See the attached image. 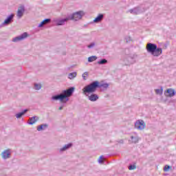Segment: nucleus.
Listing matches in <instances>:
<instances>
[{"label": "nucleus", "mask_w": 176, "mask_h": 176, "mask_svg": "<svg viewBox=\"0 0 176 176\" xmlns=\"http://www.w3.org/2000/svg\"><path fill=\"white\" fill-rule=\"evenodd\" d=\"M125 41H126V43H129V42H131V37H130V36H126V37L125 38Z\"/></svg>", "instance_id": "nucleus-31"}, {"label": "nucleus", "mask_w": 176, "mask_h": 176, "mask_svg": "<svg viewBox=\"0 0 176 176\" xmlns=\"http://www.w3.org/2000/svg\"><path fill=\"white\" fill-rule=\"evenodd\" d=\"M155 94L159 96H162V94H163V87H161V89H155Z\"/></svg>", "instance_id": "nucleus-25"}, {"label": "nucleus", "mask_w": 176, "mask_h": 176, "mask_svg": "<svg viewBox=\"0 0 176 176\" xmlns=\"http://www.w3.org/2000/svg\"><path fill=\"white\" fill-rule=\"evenodd\" d=\"M147 53H149L153 57H159L163 54V49L157 47V45L153 43H148L146 45Z\"/></svg>", "instance_id": "nucleus-3"}, {"label": "nucleus", "mask_w": 176, "mask_h": 176, "mask_svg": "<svg viewBox=\"0 0 176 176\" xmlns=\"http://www.w3.org/2000/svg\"><path fill=\"white\" fill-rule=\"evenodd\" d=\"M63 108H64V106H63V105L60 106V107L58 108L59 111H62Z\"/></svg>", "instance_id": "nucleus-34"}, {"label": "nucleus", "mask_w": 176, "mask_h": 176, "mask_svg": "<svg viewBox=\"0 0 176 176\" xmlns=\"http://www.w3.org/2000/svg\"><path fill=\"white\" fill-rule=\"evenodd\" d=\"M137 57H138V55L136 54H127L124 58V65L130 67V65L135 64L137 63Z\"/></svg>", "instance_id": "nucleus-4"}, {"label": "nucleus", "mask_w": 176, "mask_h": 176, "mask_svg": "<svg viewBox=\"0 0 176 176\" xmlns=\"http://www.w3.org/2000/svg\"><path fill=\"white\" fill-rule=\"evenodd\" d=\"M49 127V124H40L37 126V131H43L44 130H46Z\"/></svg>", "instance_id": "nucleus-19"}, {"label": "nucleus", "mask_w": 176, "mask_h": 176, "mask_svg": "<svg viewBox=\"0 0 176 176\" xmlns=\"http://www.w3.org/2000/svg\"><path fill=\"white\" fill-rule=\"evenodd\" d=\"M102 159H104V157L102 155L99 157L98 159V162L99 163H102Z\"/></svg>", "instance_id": "nucleus-32"}, {"label": "nucleus", "mask_w": 176, "mask_h": 176, "mask_svg": "<svg viewBox=\"0 0 176 176\" xmlns=\"http://www.w3.org/2000/svg\"><path fill=\"white\" fill-rule=\"evenodd\" d=\"M83 16H85V12L83 11H78L69 15L68 17L69 20H74V21H78V20H80Z\"/></svg>", "instance_id": "nucleus-5"}, {"label": "nucleus", "mask_w": 176, "mask_h": 176, "mask_svg": "<svg viewBox=\"0 0 176 176\" xmlns=\"http://www.w3.org/2000/svg\"><path fill=\"white\" fill-rule=\"evenodd\" d=\"M96 46V43L93 42L91 43L89 45H87V47L89 49H92V47H94Z\"/></svg>", "instance_id": "nucleus-28"}, {"label": "nucleus", "mask_w": 176, "mask_h": 176, "mask_svg": "<svg viewBox=\"0 0 176 176\" xmlns=\"http://www.w3.org/2000/svg\"><path fill=\"white\" fill-rule=\"evenodd\" d=\"M34 89L35 90H41V89H42V85L41 84L34 83Z\"/></svg>", "instance_id": "nucleus-27"}, {"label": "nucleus", "mask_w": 176, "mask_h": 176, "mask_svg": "<svg viewBox=\"0 0 176 176\" xmlns=\"http://www.w3.org/2000/svg\"><path fill=\"white\" fill-rule=\"evenodd\" d=\"M102 20H104V14H98L94 19V23H101Z\"/></svg>", "instance_id": "nucleus-17"}, {"label": "nucleus", "mask_w": 176, "mask_h": 176, "mask_svg": "<svg viewBox=\"0 0 176 176\" xmlns=\"http://www.w3.org/2000/svg\"><path fill=\"white\" fill-rule=\"evenodd\" d=\"M14 19V14H10L3 21L2 25H9V24H12L13 23V20Z\"/></svg>", "instance_id": "nucleus-10"}, {"label": "nucleus", "mask_w": 176, "mask_h": 176, "mask_svg": "<svg viewBox=\"0 0 176 176\" xmlns=\"http://www.w3.org/2000/svg\"><path fill=\"white\" fill-rule=\"evenodd\" d=\"M88 76H89V72H85L82 74V78L84 80H87Z\"/></svg>", "instance_id": "nucleus-26"}, {"label": "nucleus", "mask_w": 176, "mask_h": 176, "mask_svg": "<svg viewBox=\"0 0 176 176\" xmlns=\"http://www.w3.org/2000/svg\"><path fill=\"white\" fill-rule=\"evenodd\" d=\"M85 96H88V100H89V101H91L92 102H96V101H97L98 98H100L98 95L94 93L87 94Z\"/></svg>", "instance_id": "nucleus-11"}, {"label": "nucleus", "mask_w": 176, "mask_h": 176, "mask_svg": "<svg viewBox=\"0 0 176 176\" xmlns=\"http://www.w3.org/2000/svg\"><path fill=\"white\" fill-rule=\"evenodd\" d=\"M10 156H12V154L10 153V150L9 149L4 150L1 153V157L3 159V160L10 159Z\"/></svg>", "instance_id": "nucleus-12"}, {"label": "nucleus", "mask_w": 176, "mask_h": 176, "mask_svg": "<svg viewBox=\"0 0 176 176\" xmlns=\"http://www.w3.org/2000/svg\"><path fill=\"white\" fill-rule=\"evenodd\" d=\"M145 126V122L142 120H138L135 122V129H137L138 130H144Z\"/></svg>", "instance_id": "nucleus-8"}, {"label": "nucleus", "mask_w": 176, "mask_h": 176, "mask_svg": "<svg viewBox=\"0 0 176 176\" xmlns=\"http://www.w3.org/2000/svg\"><path fill=\"white\" fill-rule=\"evenodd\" d=\"M165 93H166V97H174L176 94L175 89L173 88H169L165 91ZM168 94V95H167Z\"/></svg>", "instance_id": "nucleus-14"}, {"label": "nucleus", "mask_w": 176, "mask_h": 176, "mask_svg": "<svg viewBox=\"0 0 176 176\" xmlns=\"http://www.w3.org/2000/svg\"><path fill=\"white\" fill-rule=\"evenodd\" d=\"M108 89L109 87V84L108 83H100L98 80H95L89 83V85H86L82 89V93L85 96H87V94H90L91 93H96L98 89Z\"/></svg>", "instance_id": "nucleus-2"}, {"label": "nucleus", "mask_w": 176, "mask_h": 176, "mask_svg": "<svg viewBox=\"0 0 176 176\" xmlns=\"http://www.w3.org/2000/svg\"><path fill=\"white\" fill-rule=\"evenodd\" d=\"M131 140L132 144H137L140 141V138L138 136H131Z\"/></svg>", "instance_id": "nucleus-21"}, {"label": "nucleus", "mask_w": 176, "mask_h": 176, "mask_svg": "<svg viewBox=\"0 0 176 176\" xmlns=\"http://www.w3.org/2000/svg\"><path fill=\"white\" fill-rule=\"evenodd\" d=\"M117 142L118 144H124V141L123 140H118Z\"/></svg>", "instance_id": "nucleus-33"}, {"label": "nucleus", "mask_w": 176, "mask_h": 176, "mask_svg": "<svg viewBox=\"0 0 176 176\" xmlns=\"http://www.w3.org/2000/svg\"><path fill=\"white\" fill-rule=\"evenodd\" d=\"M75 91V87H71L66 90H63L59 94L53 96L51 98L52 101H60L63 104H67L69 101V97H72V94Z\"/></svg>", "instance_id": "nucleus-1"}, {"label": "nucleus", "mask_w": 176, "mask_h": 176, "mask_svg": "<svg viewBox=\"0 0 176 176\" xmlns=\"http://www.w3.org/2000/svg\"><path fill=\"white\" fill-rule=\"evenodd\" d=\"M72 146V143H69L67 144H65L63 147L59 149L60 153H61L62 152H65V151L69 149V148H71Z\"/></svg>", "instance_id": "nucleus-20"}, {"label": "nucleus", "mask_w": 176, "mask_h": 176, "mask_svg": "<svg viewBox=\"0 0 176 176\" xmlns=\"http://www.w3.org/2000/svg\"><path fill=\"white\" fill-rule=\"evenodd\" d=\"M145 12V8L142 6H138L133 9L127 11V13H131V14H140V13H144Z\"/></svg>", "instance_id": "nucleus-6"}, {"label": "nucleus", "mask_w": 176, "mask_h": 176, "mask_svg": "<svg viewBox=\"0 0 176 176\" xmlns=\"http://www.w3.org/2000/svg\"><path fill=\"white\" fill-rule=\"evenodd\" d=\"M29 122H28L30 126H32V124H35L38 120H39V117L34 116L33 117H31L29 118Z\"/></svg>", "instance_id": "nucleus-15"}, {"label": "nucleus", "mask_w": 176, "mask_h": 176, "mask_svg": "<svg viewBox=\"0 0 176 176\" xmlns=\"http://www.w3.org/2000/svg\"><path fill=\"white\" fill-rule=\"evenodd\" d=\"M137 168V166L135 165H129V170H135Z\"/></svg>", "instance_id": "nucleus-30"}, {"label": "nucleus", "mask_w": 176, "mask_h": 176, "mask_svg": "<svg viewBox=\"0 0 176 176\" xmlns=\"http://www.w3.org/2000/svg\"><path fill=\"white\" fill-rule=\"evenodd\" d=\"M76 75H77L76 72H74L72 73H69V75H68L69 79L72 80V79L76 78Z\"/></svg>", "instance_id": "nucleus-23"}, {"label": "nucleus", "mask_w": 176, "mask_h": 176, "mask_svg": "<svg viewBox=\"0 0 176 176\" xmlns=\"http://www.w3.org/2000/svg\"><path fill=\"white\" fill-rule=\"evenodd\" d=\"M28 112V109H24L23 111L17 113L15 116L16 118V119H21V118H23V116H24V115L25 113H27Z\"/></svg>", "instance_id": "nucleus-18"}, {"label": "nucleus", "mask_w": 176, "mask_h": 176, "mask_svg": "<svg viewBox=\"0 0 176 176\" xmlns=\"http://www.w3.org/2000/svg\"><path fill=\"white\" fill-rule=\"evenodd\" d=\"M98 64L99 65H105V64H108V60L102 58L98 61Z\"/></svg>", "instance_id": "nucleus-22"}, {"label": "nucleus", "mask_w": 176, "mask_h": 176, "mask_svg": "<svg viewBox=\"0 0 176 176\" xmlns=\"http://www.w3.org/2000/svg\"><path fill=\"white\" fill-rule=\"evenodd\" d=\"M69 18L67 16L66 18L61 19H56L55 23L56 25H64L65 23H67V21H69Z\"/></svg>", "instance_id": "nucleus-13"}, {"label": "nucleus", "mask_w": 176, "mask_h": 176, "mask_svg": "<svg viewBox=\"0 0 176 176\" xmlns=\"http://www.w3.org/2000/svg\"><path fill=\"white\" fill-rule=\"evenodd\" d=\"M26 38H28V32H23L20 36H16L14 38H12V42H14L15 43L17 42H20V41H24V39H26Z\"/></svg>", "instance_id": "nucleus-7"}, {"label": "nucleus", "mask_w": 176, "mask_h": 176, "mask_svg": "<svg viewBox=\"0 0 176 176\" xmlns=\"http://www.w3.org/2000/svg\"><path fill=\"white\" fill-rule=\"evenodd\" d=\"M52 21V19H45L43 20L40 24H38V28H42L44 25H46V24H49Z\"/></svg>", "instance_id": "nucleus-16"}, {"label": "nucleus", "mask_w": 176, "mask_h": 176, "mask_svg": "<svg viewBox=\"0 0 176 176\" xmlns=\"http://www.w3.org/2000/svg\"><path fill=\"white\" fill-rule=\"evenodd\" d=\"M124 53H126V50H124Z\"/></svg>", "instance_id": "nucleus-35"}, {"label": "nucleus", "mask_w": 176, "mask_h": 176, "mask_svg": "<svg viewBox=\"0 0 176 176\" xmlns=\"http://www.w3.org/2000/svg\"><path fill=\"white\" fill-rule=\"evenodd\" d=\"M25 12V7L24 6V5H21L18 8V10L16 12V17L18 19H21V17H23V16H24Z\"/></svg>", "instance_id": "nucleus-9"}, {"label": "nucleus", "mask_w": 176, "mask_h": 176, "mask_svg": "<svg viewBox=\"0 0 176 176\" xmlns=\"http://www.w3.org/2000/svg\"><path fill=\"white\" fill-rule=\"evenodd\" d=\"M170 168H171V166H170L168 165H166L164 167V171L167 172V171H168V170H170Z\"/></svg>", "instance_id": "nucleus-29"}, {"label": "nucleus", "mask_w": 176, "mask_h": 176, "mask_svg": "<svg viewBox=\"0 0 176 176\" xmlns=\"http://www.w3.org/2000/svg\"><path fill=\"white\" fill-rule=\"evenodd\" d=\"M96 60H97L96 56H89L88 58V63H93V61H96Z\"/></svg>", "instance_id": "nucleus-24"}]
</instances>
